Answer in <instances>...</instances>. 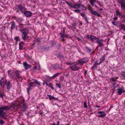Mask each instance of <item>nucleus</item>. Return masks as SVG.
I'll use <instances>...</instances> for the list:
<instances>
[{
  "label": "nucleus",
  "instance_id": "1",
  "mask_svg": "<svg viewBox=\"0 0 125 125\" xmlns=\"http://www.w3.org/2000/svg\"><path fill=\"white\" fill-rule=\"evenodd\" d=\"M65 2L68 5L71 7L72 8L75 9L74 11L76 13H79L81 11V10L78 8H81L83 10H86V7L83 4H73L68 1H66Z\"/></svg>",
  "mask_w": 125,
  "mask_h": 125
},
{
  "label": "nucleus",
  "instance_id": "2",
  "mask_svg": "<svg viewBox=\"0 0 125 125\" xmlns=\"http://www.w3.org/2000/svg\"><path fill=\"white\" fill-rule=\"evenodd\" d=\"M10 109V107L8 106H4L0 107V117L2 118L4 120L6 119L7 115L6 114Z\"/></svg>",
  "mask_w": 125,
  "mask_h": 125
},
{
  "label": "nucleus",
  "instance_id": "3",
  "mask_svg": "<svg viewBox=\"0 0 125 125\" xmlns=\"http://www.w3.org/2000/svg\"><path fill=\"white\" fill-rule=\"evenodd\" d=\"M10 107H12L13 109L17 110L19 109L20 107V105L18 103H12L10 105V106H9Z\"/></svg>",
  "mask_w": 125,
  "mask_h": 125
},
{
  "label": "nucleus",
  "instance_id": "4",
  "mask_svg": "<svg viewBox=\"0 0 125 125\" xmlns=\"http://www.w3.org/2000/svg\"><path fill=\"white\" fill-rule=\"evenodd\" d=\"M13 69L15 70V71L13 70V71L16 74V76L18 77L19 79H22V77L20 74V73H21V72L15 69Z\"/></svg>",
  "mask_w": 125,
  "mask_h": 125
},
{
  "label": "nucleus",
  "instance_id": "5",
  "mask_svg": "<svg viewBox=\"0 0 125 125\" xmlns=\"http://www.w3.org/2000/svg\"><path fill=\"white\" fill-rule=\"evenodd\" d=\"M8 75L10 78L13 79L14 81L17 80V79L16 77L13 75L12 73L11 70H9L8 71Z\"/></svg>",
  "mask_w": 125,
  "mask_h": 125
},
{
  "label": "nucleus",
  "instance_id": "6",
  "mask_svg": "<svg viewBox=\"0 0 125 125\" xmlns=\"http://www.w3.org/2000/svg\"><path fill=\"white\" fill-rule=\"evenodd\" d=\"M86 37L88 39H90L92 41L96 40V39H98V38L97 37L92 35H87Z\"/></svg>",
  "mask_w": 125,
  "mask_h": 125
},
{
  "label": "nucleus",
  "instance_id": "7",
  "mask_svg": "<svg viewBox=\"0 0 125 125\" xmlns=\"http://www.w3.org/2000/svg\"><path fill=\"white\" fill-rule=\"evenodd\" d=\"M96 40L95 42L99 44L98 46L102 47L104 46V44L103 43V39L99 40L98 38L97 39H96Z\"/></svg>",
  "mask_w": 125,
  "mask_h": 125
},
{
  "label": "nucleus",
  "instance_id": "8",
  "mask_svg": "<svg viewBox=\"0 0 125 125\" xmlns=\"http://www.w3.org/2000/svg\"><path fill=\"white\" fill-rule=\"evenodd\" d=\"M88 60L87 58H83L78 61V63L80 64H82L83 63L88 62Z\"/></svg>",
  "mask_w": 125,
  "mask_h": 125
},
{
  "label": "nucleus",
  "instance_id": "9",
  "mask_svg": "<svg viewBox=\"0 0 125 125\" xmlns=\"http://www.w3.org/2000/svg\"><path fill=\"white\" fill-rule=\"evenodd\" d=\"M5 84L7 86V89H10L12 87L11 84L9 81H6L5 82Z\"/></svg>",
  "mask_w": 125,
  "mask_h": 125
},
{
  "label": "nucleus",
  "instance_id": "10",
  "mask_svg": "<svg viewBox=\"0 0 125 125\" xmlns=\"http://www.w3.org/2000/svg\"><path fill=\"white\" fill-rule=\"evenodd\" d=\"M28 108V104L25 103L23 104L21 108V110L22 111H24Z\"/></svg>",
  "mask_w": 125,
  "mask_h": 125
},
{
  "label": "nucleus",
  "instance_id": "11",
  "mask_svg": "<svg viewBox=\"0 0 125 125\" xmlns=\"http://www.w3.org/2000/svg\"><path fill=\"white\" fill-rule=\"evenodd\" d=\"M41 41V39H35L33 41V43H32V45L33 46H34L35 45H38L40 43Z\"/></svg>",
  "mask_w": 125,
  "mask_h": 125
},
{
  "label": "nucleus",
  "instance_id": "12",
  "mask_svg": "<svg viewBox=\"0 0 125 125\" xmlns=\"http://www.w3.org/2000/svg\"><path fill=\"white\" fill-rule=\"evenodd\" d=\"M97 113L99 114H101V115H98V116L102 118H104L106 115V114L105 113V112L103 111H98Z\"/></svg>",
  "mask_w": 125,
  "mask_h": 125
},
{
  "label": "nucleus",
  "instance_id": "13",
  "mask_svg": "<svg viewBox=\"0 0 125 125\" xmlns=\"http://www.w3.org/2000/svg\"><path fill=\"white\" fill-rule=\"evenodd\" d=\"M18 9L22 12L23 13V11L26 10V8L24 6H22L21 4H19L18 6Z\"/></svg>",
  "mask_w": 125,
  "mask_h": 125
},
{
  "label": "nucleus",
  "instance_id": "14",
  "mask_svg": "<svg viewBox=\"0 0 125 125\" xmlns=\"http://www.w3.org/2000/svg\"><path fill=\"white\" fill-rule=\"evenodd\" d=\"M89 10H90V12L92 14L94 15L97 16H100V14L95 11H94L92 9H89Z\"/></svg>",
  "mask_w": 125,
  "mask_h": 125
},
{
  "label": "nucleus",
  "instance_id": "15",
  "mask_svg": "<svg viewBox=\"0 0 125 125\" xmlns=\"http://www.w3.org/2000/svg\"><path fill=\"white\" fill-rule=\"evenodd\" d=\"M70 68L72 70L75 71L76 70H78L79 69V67L77 66V65H75L71 66Z\"/></svg>",
  "mask_w": 125,
  "mask_h": 125
},
{
  "label": "nucleus",
  "instance_id": "16",
  "mask_svg": "<svg viewBox=\"0 0 125 125\" xmlns=\"http://www.w3.org/2000/svg\"><path fill=\"white\" fill-rule=\"evenodd\" d=\"M118 89H117V90H118L117 93L119 95H121L122 93H124L125 92L124 91V88L123 86H122L121 88L119 89L118 88Z\"/></svg>",
  "mask_w": 125,
  "mask_h": 125
},
{
  "label": "nucleus",
  "instance_id": "17",
  "mask_svg": "<svg viewBox=\"0 0 125 125\" xmlns=\"http://www.w3.org/2000/svg\"><path fill=\"white\" fill-rule=\"evenodd\" d=\"M23 65L25 69L26 70L30 68L31 67V65L28 64L26 62H24L23 63Z\"/></svg>",
  "mask_w": 125,
  "mask_h": 125
},
{
  "label": "nucleus",
  "instance_id": "18",
  "mask_svg": "<svg viewBox=\"0 0 125 125\" xmlns=\"http://www.w3.org/2000/svg\"><path fill=\"white\" fill-rule=\"evenodd\" d=\"M45 79L48 82L51 81L52 80V77H51L48 76H45L44 77Z\"/></svg>",
  "mask_w": 125,
  "mask_h": 125
},
{
  "label": "nucleus",
  "instance_id": "19",
  "mask_svg": "<svg viewBox=\"0 0 125 125\" xmlns=\"http://www.w3.org/2000/svg\"><path fill=\"white\" fill-rule=\"evenodd\" d=\"M90 1V2L91 4V5L93 6H94L95 5L96 6L94 3V2H96L97 3H99V2L97 0H89Z\"/></svg>",
  "mask_w": 125,
  "mask_h": 125
},
{
  "label": "nucleus",
  "instance_id": "20",
  "mask_svg": "<svg viewBox=\"0 0 125 125\" xmlns=\"http://www.w3.org/2000/svg\"><path fill=\"white\" fill-rule=\"evenodd\" d=\"M20 32L22 34H27L29 32L28 30L26 28H25Z\"/></svg>",
  "mask_w": 125,
  "mask_h": 125
},
{
  "label": "nucleus",
  "instance_id": "21",
  "mask_svg": "<svg viewBox=\"0 0 125 125\" xmlns=\"http://www.w3.org/2000/svg\"><path fill=\"white\" fill-rule=\"evenodd\" d=\"M23 13L26 16L28 17L30 16L31 14V12L28 11H26L24 12H23Z\"/></svg>",
  "mask_w": 125,
  "mask_h": 125
},
{
  "label": "nucleus",
  "instance_id": "22",
  "mask_svg": "<svg viewBox=\"0 0 125 125\" xmlns=\"http://www.w3.org/2000/svg\"><path fill=\"white\" fill-rule=\"evenodd\" d=\"M11 24L10 29L11 30H13L16 26V24L14 21H12L11 22Z\"/></svg>",
  "mask_w": 125,
  "mask_h": 125
},
{
  "label": "nucleus",
  "instance_id": "23",
  "mask_svg": "<svg viewBox=\"0 0 125 125\" xmlns=\"http://www.w3.org/2000/svg\"><path fill=\"white\" fill-rule=\"evenodd\" d=\"M25 25L24 24H20L19 25V28H20V31H21L23 30L25 28H24V26Z\"/></svg>",
  "mask_w": 125,
  "mask_h": 125
},
{
  "label": "nucleus",
  "instance_id": "24",
  "mask_svg": "<svg viewBox=\"0 0 125 125\" xmlns=\"http://www.w3.org/2000/svg\"><path fill=\"white\" fill-rule=\"evenodd\" d=\"M121 8L122 10L125 9V2L124 1L120 3Z\"/></svg>",
  "mask_w": 125,
  "mask_h": 125
},
{
  "label": "nucleus",
  "instance_id": "25",
  "mask_svg": "<svg viewBox=\"0 0 125 125\" xmlns=\"http://www.w3.org/2000/svg\"><path fill=\"white\" fill-rule=\"evenodd\" d=\"M24 43L22 42H21L19 44V49L20 50H22L24 46Z\"/></svg>",
  "mask_w": 125,
  "mask_h": 125
},
{
  "label": "nucleus",
  "instance_id": "26",
  "mask_svg": "<svg viewBox=\"0 0 125 125\" xmlns=\"http://www.w3.org/2000/svg\"><path fill=\"white\" fill-rule=\"evenodd\" d=\"M27 35V34H22V37L23 40H26L28 39L29 37Z\"/></svg>",
  "mask_w": 125,
  "mask_h": 125
},
{
  "label": "nucleus",
  "instance_id": "27",
  "mask_svg": "<svg viewBox=\"0 0 125 125\" xmlns=\"http://www.w3.org/2000/svg\"><path fill=\"white\" fill-rule=\"evenodd\" d=\"M105 60V56L103 55L101 57V58H100V63H101L104 61Z\"/></svg>",
  "mask_w": 125,
  "mask_h": 125
},
{
  "label": "nucleus",
  "instance_id": "28",
  "mask_svg": "<svg viewBox=\"0 0 125 125\" xmlns=\"http://www.w3.org/2000/svg\"><path fill=\"white\" fill-rule=\"evenodd\" d=\"M0 85H1L2 87L4 88L5 87V82L4 83L3 81H0Z\"/></svg>",
  "mask_w": 125,
  "mask_h": 125
},
{
  "label": "nucleus",
  "instance_id": "29",
  "mask_svg": "<svg viewBox=\"0 0 125 125\" xmlns=\"http://www.w3.org/2000/svg\"><path fill=\"white\" fill-rule=\"evenodd\" d=\"M85 48L86 49L87 52H92L93 51V50L90 49L87 46L85 47Z\"/></svg>",
  "mask_w": 125,
  "mask_h": 125
},
{
  "label": "nucleus",
  "instance_id": "30",
  "mask_svg": "<svg viewBox=\"0 0 125 125\" xmlns=\"http://www.w3.org/2000/svg\"><path fill=\"white\" fill-rule=\"evenodd\" d=\"M14 39L16 41L17 44V42L20 41L19 37L18 36H16L14 37Z\"/></svg>",
  "mask_w": 125,
  "mask_h": 125
},
{
  "label": "nucleus",
  "instance_id": "31",
  "mask_svg": "<svg viewBox=\"0 0 125 125\" xmlns=\"http://www.w3.org/2000/svg\"><path fill=\"white\" fill-rule=\"evenodd\" d=\"M47 96L49 97L50 99V100H51L53 99H55V98L54 96H52L51 95L48 94Z\"/></svg>",
  "mask_w": 125,
  "mask_h": 125
},
{
  "label": "nucleus",
  "instance_id": "32",
  "mask_svg": "<svg viewBox=\"0 0 125 125\" xmlns=\"http://www.w3.org/2000/svg\"><path fill=\"white\" fill-rule=\"evenodd\" d=\"M33 69L36 70H40V66H34V67Z\"/></svg>",
  "mask_w": 125,
  "mask_h": 125
},
{
  "label": "nucleus",
  "instance_id": "33",
  "mask_svg": "<svg viewBox=\"0 0 125 125\" xmlns=\"http://www.w3.org/2000/svg\"><path fill=\"white\" fill-rule=\"evenodd\" d=\"M115 86V87L114 88L115 90L117 91V90H116L117 89H118V88H119V89L121 88L119 86V85L118 84H116Z\"/></svg>",
  "mask_w": 125,
  "mask_h": 125
},
{
  "label": "nucleus",
  "instance_id": "34",
  "mask_svg": "<svg viewBox=\"0 0 125 125\" xmlns=\"http://www.w3.org/2000/svg\"><path fill=\"white\" fill-rule=\"evenodd\" d=\"M31 87H30L29 86L27 88V90L28 94H29V91L31 90Z\"/></svg>",
  "mask_w": 125,
  "mask_h": 125
},
{
  "label": "nucleus",
  "instance_id": "35",
  "mask_svg": "<svg viewBox=\"0 0 125 125\" xmlns=\"http://www.w3.org/2000/svg\"><path fill=\"white\" fill-rule=\"evenodd\" d=\"M34 82H35L38 85L40 86H41V85L40 84V83H39V82L37 81L36 80H34Z\"/></svg>",
  "mask_w": 125,
  "mask_h": 125
},
{
  "label": "nucleus",
  "instance_id": "36",
  "mask_svg": "<svg viewBox=\"0 0 125 125\" xmlns=\"http://www.w3.org/2000/svg\"><path fill=\"white\" fill-rule=\"evenodd\" d=\"M48 86H49L51 89H52L53 90H54V88L52 86V85L51 83H49Z\"/></svg>",
  "mask_w": 125,
  "mask_h": 125
},
{
  "label": "nucleus",
  "instance_id": "37",
  "mask_svg": "<svg viewBox=\"0 0 125 125\" xmlns=\"http://www.w3.org/2000/svg\"><path fill=\"white\" fill-rule=\"evenodd\" d=\"M59 74H60V73H57L54 74L53 75V76L52 77V78H55L56 77L58 76V75H59Z\"/></svg>",
  "mask_w": 125,
  "mask_h": 125
},
{
  "label": "nucleus",
  "instance_id": "38",
  "mask_svg": "<svg viewBox=\"0 0 125 125\" xmlns=\"http://www.w3.org/2000/svg\"><path fill=\"white\" fill-rule=\"evenodd\" d=\"M97 65L96 64H94V65L92 67V69L93 70H95V68H97Z\"/></svg>",
  "mask_w": 125,
  "mask_h": 125
},
{
  "label": "nucleus",
  "instance_id": "39",
  "mask_svg": "<svg viewBox=\"0 0 125 125\" xmlns=\"http://www.w3.org/2000/svg\"><path fill=\"white\" fill-rule=\"evenodd\" d=\"M121 76L123 78L125 79V72H122Z\"/></svg>",
  "mask_w": 125,
  "mask_h": 125
},
{
  "label": "nucleus",
  "instance_id": "40",
  "mask_svg": "<svg viewBox=\"0 0 125 125\" xmlns=\"http://www.w3.org/2000/svg\"><path fill=\"white\" fill-rule=\"evenodd\" d=\"M34 83L33 82H30L29 83V86L32 87L33 86Z\"/></svg>",
  "mask_w": 125,
  "mask_h": 125
},
{
  "label": "nucleus",
  "instance_id": "41",
  "mask_svg": "<svg viewBox=\"0 0 125 125\" xmlns=\"http://www.w3.org/2000/svg\"><path fill=\"white\" fill-rule=\"evenodd\" d=\"M116 13L117 15H119V16H120L122 15V14L118 11H116Z\"/></svg>",
  "mask_w": 125,
  "mask_h": 125
},
{
  "label": "nucleus",
  "instance_id": "42",
  "mask_svg": "<svg viewBox=\"0 0 125 125\" xmlns=\"http://www.w3.org/2000/svg\"><path fill=\"white\" fill-rule=\"evenodd\" d=\"M121 27V30H124V31H125V25H122Z\"/></svg>",
  "mask_w": 125,
  "mask_h": 125
},
{
  "label": "nucleus",
  "instance_id": "43",
  "mask_svg": "<svg viewBox=\"0 0 125 125\" xmlns=\"http://www.w3.org/2000/svg\"><path fill=\"white\" fill-rule=\"evenodd\" d=\"M58 58L61 60H62L64 59L63 56L62 55H60L58 56Z\"/></svg>",
  "mask_w": 125,
  "mask_h": 125
},
{
  "label": "nucleus",
  "instance_id": "44",
  "mask_svg": "<svg viewBox=\"0 0 125 125\" xmlns=\"http://www.w3.org/2000/svg\"><path fill=\"white\" fill-rule=\"evenodd\" d=\"M4 123V122L3 120H1L0 119V124L1 125H3Z\"/></svg>",
  "mask_w": 125,
  "mask_h": 125
},
{
  "label": "nucleus",
  "instance_id": "45",
  "mask_svg": "<svg viewBox=\"0 0 125 125\" xmlns=\"http://www.w3.org/2000/svg\"><path fill=\"white\" fill-rule=\"evenodd\" d=\"M83 18H84V19L85 20L86 22L87 23H88V20L87 18V17L85 15V16H84Z\"/></svg>",
  "mask_w": 125,
  "mask_h": 125
},
{
  "label": "nucleus",
  "instance_id": "46",
  "mask_svg": "<svg viewBox=\"0 0 125 125\" xmlns=\"http://www.w3.org/2000/svg\"><path fill=\"white\" fill-rule=\"evenodd\" d=\"M56 85L57 87H58L59 88H61V85L59 83H56Z\"/></svg>",
  "mask_w": 125,
  "mask_h": 125
},
{
  "label": "nucleus",
  "instance_id": "47",
  "mask_svg": "<svg viewBox=\"0 0 125 125\" xmlns=\"http://www.w3.org/2000/svg\"><path fill=\"white\" fill-rule=\"evenodd\" d=\"M4 94H3L2 92H0V97L1 98H3L4 96Z\"/></svg>",
  "mask_w": 125,
  "mask_h": 125
},
{
  "label": "nucleus",
  "instance_id": "48",
  "mask_svg": "<svg viewBox=\"0 0 125 125\" xmlns=\"http://www.w3.org/2000/svg\"><path fill=\"white\" fill-rule=\"evenodd\" d=\"M110 80L112 82H116V80L114 78H112Z\"/></svg>",
  "mask_w": 125,
  "mask_h": 125
},
{
  "label": "nucleus",
  "instance_id": "49",
  "mask_svg": "<svg viewBox=\"0 0 125 125\" xmlns=\"http://www.w3.org/2000/svg\"><path fill=\"white\" fill-rule=\"evenodd\" d=\"M84 107L85 108L87 107V103L86 102H84Z\"/></svg>",
  "mask_w": 125,
  "mask_h": 125
},
{
  "label": "nucleus",
  "instance_id": "50",
  "mask_svg": "<svg viewBox=\"0 0 125 125\" xmlns=\"http://www.w3.org/2000/svg\"><path fill=\"white\" fill-rule=\"evenodd\" d=\"M61 36H65V35H65L64 31L62 32L61 33Z\"/></svg>",
  "mask_w": 125,
  "mask_h": 125
},
{
  "label": "nucleus",
  "instance_id": "51",
  "mask_svg": "<svg viewBox=\"0 0 125 125\" xmlns=\"http://www.w3.org/2000/svg\"><path fill=\"white\" fill-rule=\"evenodd\" d=\"M95 64L97 65H99L100 64V62H98V61H96L95 62Z\"/></svg>",
  "mask_w": 125,
  "mask_h": 125
},
{
  "label": "nucleus",
  "instance_id": "52",
  "mask_svg": "<svg viewBox=\"0 0 125 125\" xmlns=\"http://www.w3.org/2000/svg\"><path fill=\"white\" fill-rule=\"evenodd\" d=\"M112 23L113 25H116V22L115 21H113L112 22Z\"/></svg>",
  "mask_w": 125,
  "mask_h": 125
},
{
  "label": "nucleus",
  "instance_id": "53",
  "mask_svg": "<svg viewBox=\"0 0 125 125\" xmlns=\"http://www.w3.org/2000/svg\"><path fill=\"white\" fill-rule=\"evenodd\" d=\"M117 0L118 2L120 3L124 1V0Z\"/></svg>",
  "mask_w": 125,
  "mask_h": 125
},
{
  "label": "nucleus",
  "instance_id": "54",
  "mask_svg": "<svg viewBox=\"0 0 125 125\" xmlns=\"http://www.w3.org/2000/svg\"><path fill=\"white\" fill-rule=\"evenodd\" d=\"M80 14L83 17L85 16L84 13H80Z\"/></svg>",
  "mask_w": 125,
  "mask_h": 125
},
{
  "label": "nucleus",
  "instance_id": "55",
  "mask_svg": "<svg viewBox=\"0 0 125 125\" xmlns=\"http://www.w3.org/2000/svg\"><path fill=\"white\" fill-rule=\"evenodd\" d=\"M59 121H58L57 123L56 124L54 123H53L52 125H59Z\"/></svg>",
  "mask_w": 125,
  "mask_h": 125
},
{
  "label": "nucleus",
  "instance_id": "56",
  "mask_svg": "<svg viewBox=\"0 0 125 125\" xmlns=\"http://www.w3.org/2000/svg\"><path fill=\"white\" fill-rule=\"evenodd\" d=\"M114 20L115 21L117 20H118L117 17H115L114 18Z\"/></svg>",
  "mask_w": 125,
  "mask_h": 125
},
{
  "label": "nucleus",
  "instance_id": "57",
  "mask_svg": "<svg viewBox=\"0 0 125 125\" xmlns=\"http://www.w3.org/2000/svg\"><path fill=\"white\" fill-rule=\"evenodd\" d=\"M122 23H125V18H124L122 21Z\"/></svg>",
  "mask_w": 125,
  "mask_h": 125
},
{
  "label": "nucleus",
  "instance_id": "58",
  "mask_svg": "<svg viewBox=\"0 0 125 125\" xmlns=\"http://www.w3.org/2000/svg\"><path fill=\"white\" fill-rule=\"evenodd\" d=\"M65 37H67L68 38H72V36H67L66 35H65Z\"/></svg>",
  "mask_w": 125,
  "mask_h": 125
},
{
  "label": "nucleus",
  "instance_id": "59",
  "mask_svg": "<svg viewBox=\"0 0 125 125\" xmlns=\"http://www.w3.org/2000/svg\"><path fill=\"white\" fill-rule=\"evenodd\" d=\"M39 106V105H37V110H38V109H39V110H40Z\"/></svg>",
  "mask_w": 125,
  "mask_h": 125
},
{
  "label": "nucleus",
  "instance_id": "60",
  "mask_svg": "<svg viewBox=\"0 0 125 125\" xmlns=\"http://www.w3.org/2000/svg\"><path fill=\"white\" fill-rule=\"evenodd\" d=\"M64 36H61V39H62V40L63 41H64Z\"/></svg>",
  "mask_w": 125,
  "mask_h": 125
},
{
  "label": "nucleus",
  "instance_id": "61",
  "mask_svg": "<svg viewBox=\"0 0 125 125\" xmlns=\"http://www.w3.org/2000/svg\"><path fill=\"white\" fill-rule=\"evenodd\" d=\"M46 81H45L44 80L43 81V85H44L45 84V83H46Z\"/></svg>",
  "mask_w": 125,
  "mask_h": 125
},
{
  "label": "nucleus",
  "instance_id": "62",
  "mask_svg": "<svg viewBox=\"0 0 125 125\" xmlns=\"http://www.w3.org/2000/svg\"><path fill=\"white\" fill-rule=\"evenodd\" d=\"M77 39L78 40V41L81 40V39L79 37H77Z\"/></svg>",
  "mask_w": 125,
  "mask_h": 125
},
{
  "label": "nucleus",
  "instance_id": "63",
  "mask_svg": "<svg viewBox=\"0 0 125 125\" xmlns=\"http://www.w3.org/2000/svg\"><path fill=\"white\" fill-rule=\"evenodd\" d=\"M39 114H41V115H42V112H41V111H39Z\"/></svg>",
  "mask_w": 125,
  "mask_h": 125
},
{
  "label": "nucleus",
  "instance_id": "64",
  "mask_svg": "<svg viewBox=\"0 0 125 125\" xmlns=\"http://www.w3.org/2000/svg\"><path fill=\"white\" fill-rule=\"evenodd\" d=\"M122 17H124V18H125V15H123L122 16Z\"/></svg>",
  "mask_w": 125,
  "mask_h": 125
}]
</instances>
